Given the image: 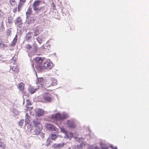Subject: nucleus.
Returning a JSON list of instances; mask_svg holds the SVG:
<instances>
[{"mask_svg":"<svg viewBox=\"0 0 149 149\" xmlns=\"http://www.w3.org/2000/svg\"><path fill=\"white\" fill-rule=\"evenodd\" d=\"M32 123L34 127V134L38 135L42 129V126L40 123V121L36 119L33 120Z\"/></svg>","mask_w":149,"mask_h":149,"instance_id":"obj_1","label":"nucleus"},{"mask_svg":"<svg viewBox=\"0 0 149 149\" xmlns=\"http://www.w3.org/2000/svg\"><path fill=\"white\" fill-rule=\"evenodd\" d=\"M36 63L35 64V66L36 69L38 70V71L39 72H42V67L43 65L42 63L43 61V58L39 57H36L35 59Z\"/></svg>","mask_w":149,"mask_h":149,"instance_id":"obj_2","label":"nucleus"},{"mask_svg":"<svg viewBox=\"0 0 149 149\" xmlns=\"http://www.w3.org/2000/svg\"><path fill=\"white\" fill-rule=\"evenodd\" d=\"M53 67L52 62L50 60L45 61L43 63V65L42 67V72L44 71L45 69L49 70L52 69Z\"/></svg>","mask_w":149,"mask_h":149,"instance_id":"obj_3","label":"nucleus"},{"mask_svg":"<svg viewBox=\"0 0 149 149\" xmlns=\"http://www.w3.org/2000/svg\"><path fill=\"white\" fill-rule=\"evenodd\" d=\"M67 117V115L66 114L61 115L60 113H57L52 115L51 116V119L54 121H57L58 120H62Z\"/></svg>","mask_w":149,"mask_h":149,"instance_id":"obj_4","label":"nucleus"},{"mask_svg":"<svg viewBox=\"0 0 149 149\" xmlns=\"http://www.w3.org/2000/svg\"><path fill=\"white\" fill-rule=\"evenodd\" d=\"M57 84V81L53 78L48 79L46 82L45 86L49 87L56 85Z\"/></svg>","mask_w":149,"mask_h":149,"instance_id":"obj_5","label":"nucleus"},{"mask_svg":"<svg viewBox=\"0 0 149 149\" xmlns=\"http://www.w3.org/2000/svg\"><path fill=\"white\" fill-rule=\"evenodd\" d=\"M45 80L42 77L37 78L36 81V84L38 85L39 87L45 86L46 84Z\"/></svg>","mask_w":149,"mask_h":149,"instance_id":"obj_6","label":"nucleus"},{"mask_svg":"<svg viewBox=\"0 0 149 149\" xmlns=\"http://www.w3.org/2000/svg\"><path fill=\"white\" fill-rule=\"evenodd\" d=\"M52 96L49 93H46L44 94L43 99L45 102H51L52 100Z\"/></svg>","mask_w":149,"mask_h":149,"instance_id":"obj_7","label":"nucleus"},{"mask_svg":"<svg viewBox=\"0 0 149 149\" xmlns=\"http://www.w3.org/2000/svg\"><path fill=\"white\" fill-rule=\"evenodd\" d=\"M67 124L68 127L71 128H74L76 127V125L74 122L72 120H68Z\"/></svg>","mask_w":149,"mask_h":149,"instance_id":"obj_8","label":"nucleus"},{"mask_svg":"<svg viewBox=\"0 0 149 149\" xmlns=\"http://www.w3.org/2000/svg\"><path fill=\"white\" fill-rule=\"evenodd\" d=\"M26 109L27 110H29V111L33 109V107H29L28 106L31 105V101L29 99H27L26 100Z\"/></svg>","mask_w":149,"mask_h":149,"instance_id":"obj_9","label":"nucleus"},{"mask_svg":"<svg viewBox=\"0 0 149 149\" xmlns=\"http://www.w3.org/2000/svg\"><path fill=\"white\" fill-rule=\"evenodd\" d=\"M24 86L25 84L22 82H20L17 85L18 89L22 92L24 91Z\"/></svg>","mask_w":149,"mask_h":149,"instance_id":"obj_10","label":"nucleus"},{"mask_svg":"<svg viewBox=\"0 0 149 149\" xmlns=\"http://www.w3.org/2000/svg\"><path fill=\"white\" fill-rule=\"evenodd\" d=\"M33 11L32 8L30 7H29L26 12V15L27 18H29L31 15H32Z\"/></svg>","mask_w":149,"mask_h":149,"instance_id":"obj_11","label":"nucleus"},{"mask_svg":"<svg viewBox=\"0 0 149 149\" xmlns=\"http://www.w3.org/2000/svg\"><path fill=\"white\" fill-rule=\"evenodd\" d=\"M41 31L40 30V29L38 28L37 27L34 30V36H36L40 34L41 32Z\"/></svg>","mask_w":149,"mask_h":149,"instance_id":"obj_12","label":"nucleus"},{"mask_svg":"<svg viewBox=\"0 0 149 149\" xmlns=\"http://www.w3.org/2000/svg\"><path fill=\"white\" fill-rule=\"evenodd\" d=\"M44 113V111L40 109H38L36 111V114L38 116H42Z\"/></svg>","mask_w":149,"mask_h":149,"instance_id":"obj_13","label":"nucleus"},{"mask_svg":"<svg viewBox=\"0 0 149 149\" xmlns=\"http://www.w3.org/2000/svg\"><path fill=\"white\" fill-rule=\"evenodd\" d=\"M48 128L49 130L52 131L56 130V127L51 124H49L48 125Z\"/></svg>","mask_w":149,"mask_h":149,"instance_id":"obj_14","label":"nucleus"},{"mask_svg":"<svg viewBox=\"0 0 149 149\" xmlns=\"http://www.w3.org/2000/svg\"><path fill=\"white\" fill-rule=\"evenodd\" d=\"M50 136L49 138L53 140L56 139L57 137V135L56 134H52Z\"/></svg>","mask_w":149,"mask_h":149,"instance_id":"obj_15","label":"nucleus"},{"mask_svg":"<svg viewBox=\"0 0 149 149\" xmlns=\"http://www.w3.org/2000/svg\"><path fill=\"white\" fill-rule=\"evenodd\" d=\"M40 1L38 0L35 1L33 4V6H38L40 5Z\"/></svg>","mask_w":149,"mask_h":149,"instance_id":"obj_16","label":"nucleus"},{"mask_svg":"<svg viewBox=\"0 0 149 149\" xmlns=\"http://www.w3.org/2000/svg\"><path fill=\"white\" fill-rule=\"evenodd\" d=\"M12 70L13 71L15 72H18V66L16 65L15 66H13L12 68Z\"/></svg>","mask_w":149,"mask_h":149,"instance_id":"obj_17","label":"nucleus"},{"mask_svg":"<svg viewBox=\"0 0 149 149\" xmlns=\"http://www.w3.org/2000/svg\"><path fill=\"white\" fill-rule=\"evenodd\" d=\"M100 145L102 149H108V147L105 144L100 143Z\"/></svg>","mask_w":149,"mask_h":149,"instance_id":"obj_18","label":"nucleus"},{"mask_svg":"<svg viewBox=\"0 0 149 149\" xmlns=\"http://www.w3.org/2000/svg\"><path fill=\"white\" fill-rule=\"evenodd\" d=\"M10 2L12 6H14L17 5V3L15 0H10Z\"/></svg>","mask_w":149,"mask_h":149,"instance_id":"obj_19","label":"nucleus"},{"mask_svg":"<svg viewBox=\"0 0 149 149\" xmlns=\"http://www.w3.org/2000/svg\"><path fill=\"white\" fill-rule=\"evenodd\" d=\"M24 3H22L21 2H19L17 7L18 11L19 12L20 11L21 9V8L22 6L24 5Z\"/></svg>","mask_w":149,"mask_h":149,"instance_id":"obj_20","label":"nucleus"},{"mask_svg":"<svg viewBox=\"0 0 149 149\" xmlns=\"http://www.w3.org/2000/svg\"><path fill=\"white\" fill-rule=\"evenodd\" d=\"M15 24L17 25H19L22 24V22L21 20L19 18L17 19L16 21L15 22Z\"/></svg>","mask_w":149,"mask_h":149,"instance_id":"obj_21","label":"nucleus"},{"mask_svg":"<svg viewBox=\"0 0 149 149\" xmlns=\"http://www.w3.org/2000/svg\"><path fill=\"white\" fill-rule=\"evenodd\" d=\"M38 89L37 88H31L29 89V92L31 94H33L35 93L37 90Z\"/></svg>","mask_w":149,"mask_h":149,"instance_id":"obj_22","label":"nucleus"},{"mask_svg":"<svg viewBox=\"0 0 149 149\" xmlns=\"http://www.w3.org/2000/svg\"><path fill=\"white\" fill-rule=\"evenodd\" d=\"M33 9L34 11L38 12L41 9V7H39L38 6H33Z\"/></svg>","mask_w":149,"mask_h":149,"instance_id":"obj_23","label":"nucleus"},{"mask_svg":"<svg viewBox=\"0 0 149 149\" xmlns=\"http://www.w3.org/2000/svg\"><path fill=\"white\" fill-rule=\"evenodd\" d=\"M6 145L3 142L0 141V147L2 148L5 149L6 148Z\"/></svg>","mask_w":149,"mask_h":149,"instance_id":"obj_24","label":"nucleus"},{"mask_svg":"<svg viewBox=\"0 0 149 149\" xmlns=\"http://www.w3.org/2000/svg\"><path fill=\"white\" fill-rule=\"evenodd\" d=\"M17 38L15 39V38L12 41L11 44V45L12 46H15L16 42H17Z\"/></svg>","mask_w":149,"mask_h":149,"instance_id":"obj_25","label":"nucleus"},{"mask_svg":"<svg viewBox=\"0 0 149 149\" xmlns=\"http://www.w3.org/2000/svg\"><path fill=\"white\" fill-rule=\"evenodd\" d=\"M25 48L28 50H30L32 48L31 45L29 44H28L25 46Z\"/></svg>","mask_w":149,"mask_h":149,"instance_id":"obj_26","label":"nucleus"},{"mask_svg":"<svg viewBox=\"0 0 149 149\" xmlns=\"http://www.w3.org/2000/svg\"><path fill=\"white\" fill-rule=\"evenodd\" d=\"M64 145L65 143H64L58 144V148H61Z\"/></svg>","mask_w":149,"mask_h":149,"instance_id":"obj_27","label":"nucleus"},{"mask_svg":"<svg viewBox=\"0 0 149 149\" xmlns=\"http://www.w3.org/2000/svg\"><path fill=\"white\" fill-rule=\"evenodd\" d=\"M31 34V33H28L27 34V35H29V36H27V37H26V39H27V40L30 39V38H31V37L30 36Z\"/></svg>","mask_w":149,"mask_h":149,"instance_id":"obj_28","label":"nucleus"},{"mask_svg":"<svg viewBox=\"0 0 149 149\" xmlns=\"http://www.w3.org/2000/svg\"><path fill=\"white\" fill-rule=\"evenodd\" d=\"M23 121H24V120H21L19 122V124L20 126H22L23 125Z\"/></svg>","mask_w":149,"mask_h":149,"instance_id":"obj_29","label":"nucleus"},{"mask_svg":"<svg viewBox=\"0 0 149 149\" xmlns=\"http://www.w3.org/2000/svg\"><path fill=\"white\" fill-rule=\"evenodd\" d=\"M54 147L55 148H58V144H54L53 145Z\"/></svg>","mask_w":149,"mask_h":149,"instance_id":"obj_30","label":"nucleus"},{"mask_svg":"<svg viewBox=\"0 0 149 149\" xmlns=\"http://www.w3.org/2000/svg\"><path fill=\"white\" fill-rule=\"evenodd\" d=\"M8 22L10 23V24H11V23H12V20L11 19V17L9 18V17L8 18Z\"/></svg>","mask_w":149,"mask_h":149,"instance_id":"obj_31","label":"nucleus"},{"mask_svg":"<svg viewBox=\"0 0 149 149\" xmlns=\"http://www.w3.org/2000/svg\"><path fill=\"white\" fill-rule=\"evenodd\" d=\"M65 139H71V137L72 136H65Z\"/></svg>","mask_w":149,"mask_h":149,"instance_id":"obj_32","label":"nucleus"},{"mask_svg":"<svg viewBox=\"0 0 149 149\" xmlns=\"http://www.w3.org/2000/svg\"><path fill=\"white\" fill-rule=\"evenodd\" d=\"M17 11V7H15L13 9V11L14 13H16Z\"/></svg>","mask_w":149,"mask_h":149,"instance_id":"obj_33","label":"nucleus"},{"mask_svg":"<svg viewBox=\"0 0 149 149\" xmlns=\"http://www.w3.org/2000/svg\"><path fill=\"white\" fill-rule=\"evenodd\" d=\"M61 130L64 133H65V135L67 133V131H65V130H64V129H61Z\"/></svg>","mask_w":149,"mask_h":149,"instance_id":"obj_34","label":"nucleus"},{"mask_svg":"<svg viewBox=\"0 0 149 149\" xmlns=\"http://www.w3.org/2000/svg\"><path fill=\"white\" fill-rule=\"evenodd\" d=\"M110 147L112 149H117L116 147H114V146L112 145L110 146Z\"/></svg>","mask_w":149,"mask_h":149,"instance_id":"obj_35","label":"nucleus"},{"mask_svg":"<svg viewBox=\"0 0 149 149\" xmlns=\"http://www.w3.org/2000/svg\"><path fill=\"white\" fill-rule=\"evenodd\" d=\"M26 0H20L19 2L24 3L26 2Z\"/></svg>","mask_w":149,"mask_h":149,"instance_id":"obj_36","label":"nucleus"},{"mask_svg":"<svg viewBox=\"0 0 149 149\" xmlns=\"http://www.w3.org/2000/svg\"><path fill=\"white\" fill-rule=\"evenodd\" d=\"M94 149H100L99 147L96 146L94 147Z\"/></svg>","mask_w":149,"mask_h":149,"instance_id":"obj_37","label":"nucleus"},{"mask_svg":"<svg viewBox=\"0 0 149 149\" xmlns=\"http://www.w3.org/2000/svg\"><path fill=\"white\" fill-rule=\"evenodd\" d=\"M48 140H48V139L47 140V142H48Z\"/></svg>","mask_w":149,"mask_h":149,"instance_id":"obj_38","label":"nucleus"},{"mask_svg":"<svg viewBox=\"0 0 149 149\" xmlns=\"http://www.w3.org/2000/svg\"><path fill=\"white\" fill-rule=\"evenodd\" d=\"M30 114H31V112H30Z\"/></svg>","mask_w":149,"mask_h":149,"instance_id":"obj_39","label":"nucleus"},{"mask_svg":"<svg viewBox=\"0 0 149 149\" xmlns=\"http://www.w3.org/2000/svg\"><path fill=\"white\" fill-rule=\"evenodd\" d=\"M49 144H47V146H48Z\"/></svg>","mask_w":149,"mask_h":149,"instance_id":"obj_40","label":"nucleus"}]
</instances>
